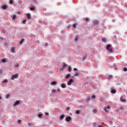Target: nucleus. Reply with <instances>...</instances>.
Returning a JSON list of instances; mask_svg holds the SVG:
<instances>
[{"label": "nucleus", "mask_w": 127, "mask_h": 127, "mask_svg": "<svg viewBox=\"0 0 127 127\" xmlns=\"http://www.w3.org/2000/svg\"><path fill=\"white\" fill-rule=\"evenodd\" d=\"M110 109H111V107L110 106H108L107 108H105L104 111H105V112H108V110H110Z\"/></svg>", "instance_id": "obj_12"}, {"label": "nucleus", "mask_w": 127, "mask_h": 127, "mask_svg": "<svg viewBox=\"0 0 127 127\" xmlns=\"http://www.w3.org/2000/svg\"><path fill=\"white\" fill-rule=\"evenodd\" d=\"M0 103H1V101H0Z\"/></svg>", "instance_id": "obj_53"}, {"label": "nucleus", "mask_w": 127, "mask_h": 127, "mask_svg": "<svg viewBox=\"0 0 127 127\" xmlns=\"http://www.w3.org/2000/svg\"><path fill=\"white\" fill-rule=\"evenodd\" d=\"M38 117L40 119L41 118V117H42V114H38Z\"/></svg>", "instance_id": "obj_30"}, {"label": "nucleus", "mask_w": 127, "mask_h": 127, "mask_svg": "<svg viewBox=\"0 0 127 127\" xmlns=\"http://www.w3.org/2000/svg\"><path fill=\"white\" fill-rule=\"evenodd\" d=\"M95 98H96V95H93L92 96V99H95Z\"/></svg>", "instance_id": "obj_35"}, {"label": "nucleus", "mask_w": 127, "mask_h": 127, "mask_svg": "<svg viewBox=\"0 0 127 127\" xmlns=\"http://www.w3.org/2000/svg\"><path fill=\"white\" fill-rule=\"evenodd\" d=\"M90 97H89V98H88L87 99V102H89V101H90Z\"/></svg>", "instance_id": "obj_39"}, {"label": "nucleus", "mask_w": 127, "mask_h": 127, "mask_svg": "<svg viewBox=\"0 0 127 127\" xmlns=\"http://www.w3.org/2000/svg\"><path fill=\"white\" fill-rule=\"evenodd\" d=\"M77 24H77V23H74V24L72 25L73 27H74V28H76V27H77Z\"/></svg>", "instance_id": "obj_22"}, {"label": "nucleus", "mask_w": 127, "mask_h": 127, "mask_svg": "<svg viewBox=\"0 0 127 127\" xmlns=\"http://www.w3.org/2000/svg\"><path fill=\"white\" fill-rule=\"evenodd\" d=\"M46 45H48V44H47Z\"/></svg>", "instance_id": "obj_52"}, {"label": "nucleus", "mask_w": 127, "mask_h": 127, "mask_svg": "<svg viewBox=\"0 0 127 127\" xmlns=\"http://www.w3.org/2000/svg\"><path fill=\"white\" fill-rule=\"evenodd\" d=\"M9 3H10V4H12V3H13V1H12V0H10L9 1Z\"/></svg>", "instance_id": "obj_31"}, {"label": "nucleus", "mask_w": 127, "mask_h": 127, "mask_svg": "<svg viewBox=\"0 0 127 127\" xmlns=\"http://www.w3.org/2000/svg\"><path fill=\"white\" fill-rule=\"evenodd\" d=\"M15 49H16V48L15 47H13V48H12V49H11V52H12V53H15Z\"/></svg>", "instance_id": "obj_11"}, {"label": "nucleus", "mask_w": 127, "mask_h": 127, "mask_svg": "<svg viewBox=\"0 0 127 127\" xmlns=\"http://www.w3.org/2000/svg\"><path fill=\"white\" fill-rule=\"evenodd\" d=\"M17 13H18V14H20V12L18 11Z\"/></svg>", "instance_id": "obj_49"}, {"label": "nucleus", "mask_w": 127, "mask_h": 127, "mask_svg": "<svg viewBox=\"0 0 127 127\" xmlns=\"http://www.w3.org/2000/svg\"><path fill=\"white\" fill-rule=\"evenodd\" d=\"M0 100H1H1H2V97H1V96L0 95Z\"/></svg>", "instance_id": "obj_45"}, {"label": "nucleus", "mask_w": 127, "mask_h": 127, "mask_svg": "<svg viewBox=\"0 0 127 127\" xmlns=\"http://www.w3.org/2000/svg\"><path fill=\"white\" fill-rule=\"evenodd\" d=\"M26 22V20H23V23H25Z\"/></svg>", "instance_id": "obj_36"}, {"label": "nucleus", "mask_w": 127, "mask_h": 127, "mask_svg": "<svg viewBox=\"0 0 127 127\" xmlns=\"http://www.w3.org/2000/svg\"><path fill=\"white\" fill-rule=\"evenodd\" d=\"M18 66H19V64H17L16 65H15V67H18Z\"/></svg>", "instance_id": "obj_46"}, {"label": "nucleus", "mask_w": 127, "mask_h": 127, "mask_svg": "<svg viewBox=\"0 0 127 127\" xmlns=\"http://www.w3.org/2000/svg\"><path fill=\"white\" fill-rule=\"evenodd\" d=\"M98 127H103V126H102V125H99V126H98Z\"/></svg>", "instance_id": "obj_48"}, {"label": "nucleus", "mask_w": 127, "mask_h": 127, "mask_svg": "<svg viewBox=\"0 0 127 127\" xmlns=\"http://www.w3.org/2000/svg\"><path fill=\"white\" fill-rule=\"evenodd\" d=\"M2 73V69L0 70V74Z\"/></svg>", "instance_id": "obj_40"}, {"label": "nucleus", "mask_w": 127, "mask_h": 127, "mask_svg": "<svg viewBox=\"0 0 127 127\" xmlns=\"http://www.w3.org/2000/svg\"><path fill=\"white\" fill-rule=\"evenodd\" d=\"M28 125L29 127H31V124H30V123H29Z\"/></svg>", "instance_id": "obj_44"}, {"label": "nucleus", "mask_w": 127, "mask_h": 127, "mask_svg": "<svg viewBox=\"0 0 127 127\" xmlns=\"http://www.w3.org/2000/svg\"><path fill=\"white\" fill-rule=\"evenodd\" d=\"M45 115H46V116H49V113L47 112L45 113Z\"/></svg>", "instance_id": "obj_38"}, {"label": "nucleus", "mask_w": 127, "mask_h": 127, "mask_svg": "<svg viewBox=\"0 0 127 127\" xmlns=\"http://www.w3.org/2000/svg\"><path fill=\"white\" fill-rule=\"evenodd\" d=\"M16 17V15L14 14L12 16V19H13V20H14Z\"/></svg>", "instance_id": "obj_21"}, {"label": "nucleus", "mask_w": 127, "mask_h": 127, "mask_svg": "<svg viewBox=\"0 0 127 127\" xmlns=\"http://www.w3.org/2000/svg\"><path fill=\"white\" fill-rule=\"evenodd\" d=\"M11 78L12 80H14V79H17V78H18V74L16 73L15 75H12Z\"/></svg>", "instance_id": "obj_2"}, {"label": "nucleus", "mask_w": 127, "mask_h": 127, "mask_svg": "<svg viewBox=\"0 0 127 127\" xmlns=\"http://www.w3.org/2000/svg\"><path fill=\"white\" fill-rule=\"evenodd\" d=\"M2 9H6V8H7V5H3L2 6Z\"/></svg>", "instance_id": "obj_14"}, {"label": "nucleus", "mask_w": 127, "mask_h": 127, "mask_svg": "<svg viewBox=\"0 0 127 127\" xmlns=\"http://www.w3.org/2000/svg\"><path fill=\"white\" fill-rule=\"evenodd\" d=\"M108 78L109 79H113V75H109Z\"/></svg>", "instance_id": "obj_27"}, {"label": "nucleus", "mask_w": 127, "mask_h": 127, "mask_svg": "<svg viewBox=\"0 0 127 127\" xmlns=\"http://www.w3.org/2000/svg\"><path fill=\"white\" fill-rule=\"evenodd\" d=\"M94 24H98V23H99V20H94L93 21Z\"/></svg>", "instance_id": "obj_9"}, {"label": "nucleus", "mask_w": 127, "mask_h": 127, "mask_svg": "<svg viewBox=\"0 0 127 127\" xmlns=\"http://www.w3.org/2000/svg\"><path fill=\"white\" fill-rule=\"evenodd\" d=\"M18 124H19L20 123H21V120H18Z\"/></svg>", "instance_id": "obj_42"}, {"label": "nucleus", "mask_w": 127, "mask_h": 127, "mask_svg": "<svg viewBox=\"0 0 127 127\" xmlns=\"http://www.w3.org/2000/svg\"><path fill=\"white\" fill-rule=\"evenodd\" d=\"M61 87L64 89L66 88V85H65L64 83H63L61 84Z\"/></svg>", "instance_id": "obj_18"}, {"label": "nucleus", "mask_w": 127, "mask_h": 127, "mask_svg": "<svg viewBox=\"0 0 127 127\" xmlns=\"http://www.w3.org/2000/svg\"><path fill=\"white\" fill-rule=\"evenodd\" d=\"M107 50L110 53H113V49L111 45H108L107 46Z\"/></svg>", "instance_id": "obj_1"}, {"label": "nucleus", "mask_w": 127, "mask_h": 127, "mask_svg": "<svg viewBox=\"0 0 127 127\" xmlns=\"http://www.w3.org/2000/svg\"><path fill=\"white\" fill-rule=\"evenodd\" d=\"M30 10H35L36 9V8L35 7H32L30 8Z\"/></svg>", "instance_id": "obj_20"}, {"label": "nucleus", "mask_w": 127, "mask_h": 127, "mask_svg": "<svg viewBox=\"0 0 127 127\" xmlns=\"http://www.w3.org/2000/svg\"><path fill=\"white\" fill-rule=\"evenodd\" d=\"M9 96H10V94H7L6 95V99H8V98H9Z\"/></svg>", "instance_id": "obj_29"}, {"label": "nucleus", "mask_w": 127, "mask_h": 127, "mask_svg": "<svg viewBox=\"0 0 127 127\" xmlns=\"http://www.w3.org/2000/svg\"><path fill=\"white\" fill-rule=\"evenodd\" d=\"M52 93H53V94H54V93H56V91L55 90V89L52 90Z\"/></svg>", "instance_id": "obj_32"}, {"label": "nucleus", "mask_w": 127, "mask_h": 127, "mask_svg": "<svg viewBox=\"0 0 127 127\" xmlns=\"http://www.w3.org/2000/svg\"><path fill=\"white\" fill-rule=\"evenodd\" d=\"M121 102H122L123 103H125V102H126L127 100H126V99H123V97H121L120 99Z\"/></svg>", "instance_id": "obj_17"}, {"label": "nucleus", "mask_w": 127, "mask_h": 127, "mask_svg": "<svg viewBox=\"0 0 127 127\" xmlns=\"http://www.w3.org/2000/svg\"><path fill=\"white\" fill-rule=\"evenodd\" d=\"M85 20H86L87 21H88V20H89V18H85Z\"/></svg>", "instance_id": "obj_43"}, {"label": "nucleus", "mask_w": 127, "mask_h": 127, "mask_svg": "<svg viewBox=\"0 0 127 127\" xmlns=\"http://www.w3.org/2000/svg\"><path fill=\"white\" fill-rule=\"evenodd\" d=\"M66 122H70L71 121V118L70 117H68L65 119Z\"/></svg>", "instance_id": "obj_7"}, {"label": "nucleus", "mask_w": 127, "mask_h": 127, "mask_svg": "<svg viewBox=\"0 0 127 127\" xmlns=\"http://www.w3.org/2000/svg\"><path fill=\"white\" fill-rule=\"evenodd\" d=\"M8 82V80L7 79H5L3 80L2 83H7Z\"/></svg>", "instance_id": "obj_23"}, {"label": "nucleus", "mask_w": 127, "mask_h": 127, "mask_svg": "<svg viewBox=\"0 0 127 127\" xmlns=\"http://www.w3.org/2000/svg\"><path fill=\"white\" fill-rule=\"evenodd\" d=\"M66 110H67V111H69V108H66Z\"/></svg>", "instance_id": "obj_50"}, {"label": "nucleus", "mask_w": 127, "mask_h": 127, "mask_svg": "<svg viewBox=\"0 0 127 127\" xmlns=\"http://www.w3.org/2000/svg\"><path fill=\"white\" fill-rule=\"evenodd\" d=\"M68 71H69V72H71L72 71V67H71V66H69Z\"/></svg>", "instance_id": "obj_24"}, {"label": "nucleus", "mask_w": 127, "mask_h": 127, "mask_svg": "<svg viewBox=\"0 0 127 127\" xmlns=\"http://www.w3.org/2000/svg\"><path fill=\"white\" fill-rule=\"evenodd\" d=\"M84 58H87V57H84Z\"/></svg>", "instance_id": "obj_51"}, {"label": "nucleus", "mask_w": 127, "mask_h": 127, "mask_svg": "<svg viewBox=\"0 0 127 127\" xmlns=\"http://www.w3.org/2000/svg\"><path fill=\"white\" fill-rule=\"evenodd\" d=\"M74 82V80H73V79H69V80L67 82V85H68V86H71V85H72V83Z\"/></svg>", "instance_id": "obj_3"}, {"label": "nucleus", "mask_w": 127, "mask_h": 127, "mask_svg": "<svg viewBox=\"0 0 127 127\" xmlns=\"http://www.w3.org/2000/svg\"><path fill=\"white\" fill-rule=\"evenodd\" d=\"M74 71H77L78 70V69L74 68H73Z\"/></svg>", "instance_id": "obj_41"}, {"label": "nucleus", "mask_w": 127, "mask_h": 127, "mask_svg": "<svg viewBox=\"0 0 127 127\" xmlns=\"http://www.w3.org/2000/svg\"><path fill=\"white\" fill-rule=\"evenodd\" d=\"M70 76H71V74L68 73L66 75V78L68 79V78H70Z\"/></svg>", "instance_id": "obj_19"}, {"label": "nucleus", "mask_w": 127, "mask_h": 127, "mask_svg": "<svg viewBox=\"0 0 127 127\" xmlns=\"http://www.w3.org/2000/svg\"><path fill=\"white\" fill-rule=\"evenodd\" d=\"M75 40L76 42H77V41H78V38L77 37L75 38Z\"/></svg>", "instance_id": "obj_37"}, {"label": "nucleus", "mask_w": 127, "mask_h": 127, "mask_svg": "<svg viewBox=\"0 0 127 127\" xmlns=\"http://www.w3.org/2000/svg\"><path fill=\"white\" fill-rule=\"evenodd\" d=\"M75 113L76 114V115H79L80 114V110H76L75 111Z\"/></svg>", "instance_id": "obj_25"}, {"label": "nucleus", "mask_w": 127, "mask_h": 127, "mask_svg": "<svg viewBox=\"0 0 127 127\" xmlns=\"http://www.w3.org/2000/svg\"><path fill=\"white\" fill-rule=\"evenodd\" d=\"M97 109H94V110H93V113H95V114L97 113Z\"/></svg>", "instance_id": "obj_34"}, {"label": "nucleus", "mask_w": 127, "mask_h": 127, "mask_svg": "<svg viewBox=\"0 0 127 127\" xmlns=\"http://www.w3.org/2000/svg\"><path fill=\"white\" fill-rule=\"evenodd\" d=\"M2 62L3 63H5L6 62V60L5 59H4L2 60Z\"/></svg>", "instance_id": "obj_28"}, {"label": "nucleus", "mask_w": 127, "mask_h": 127, "mask_svg": "<svg viewBox=\"0 0 127 127\" xmlns=\"http://www.w3.org/2000/svg\"><path fill=\"white\" fill-rule=\"evenodd\" d=\"M59 91H60V88H58V89H57V91H58V92H59Z\"/></svg>", "instance_id": "obj_47"}, {"label": "nucleus", "mask_w": 127, "mask_h": 127, "mask_svg": "<svg viewBox=\"0 0 127 127\" xmlns=\"http://www.w3.org/2000/svg\"><path fill=\"white\" fill-rule=\"evenodd\" d=\"M111 93H112V94H116V93H117V90H116V89H112Z\"/></svg>", "instance_id": "obj_8"}, {"label": "nucleus", "mask_w": 127, "mask_h": 127, "mask_svg": "<svg viewBox=\"0 0 127 127\" xmlns=\"http://www.w3.org/2000/svg\"><path fill=\"white\" fill-rule=\"evenodd\" d=\"M67 64H64L63 66L60 68V70L61 71H63V70H64L65 69V67H66Z\"/></svg>", "instance_id": "obj_5"}, {"label": "nucleus", "mask_w": 127, "mask_h": 127, "mask_svg": "<svg viewBox=\"0 0 127 127\" xmlns=\"http://www.w3.org/2000/svg\"><path fill=\"white\" fill-rule=\"evenodd\" d=\"M28 19H31V15L30 13H28L27 14Z\"/></svg>", "instance_id": "obj_6"}, {"label": "nucleus", "mask_w": 127, "mask_h": 127, "mask_svg": "<svg viewBox=\"0 0 127 127\" xmlns=\"http://www.w3.org/2000/svg\"><path fill=\"white\" fill-rule=\"evenodd\" d=\"M124 71L125 72H127V67H124Z\"/></svg>", "instance_id": "obj_33"}, {"label": "nucleus", "mask_w": 127, "mask_h": 127, "mask_svg": "<svg viewBox=\"0 0 127 127\" xmlns=\"http://www.w3.org/2000/svg\"><path fill=\"white\" fill-rule=\"evenodd\" d=\"M79 75H80V73H79V72H77L74 74L73 76H72V78H74V77H76V76H79Z\"/></svg>", "instance_id": "obj_10"}, {"label": "nucleus", "mask_w": 127, "mask_h": 127, "mask_svg": "<svg viewBox=\"0 0 127 127\" xmlns=\"http://www.w3.org/2000/svg\"><path fill=\"white\" fill-rule=\"evenodd\" d=\"M51 84V85H57V81H53Z\"/></svg>", "instance_id": "obj_15"}, {"label": "nucleus", "mask_w": 127, "mask_h": 127, "mask_svg": "<svg viewBox=\"0 0 127 127\" xmlns=\"http://www.w3.org/2000/svg\"><path fill=\"white\" fill-rule=\"evenodd\" d=\"M102 41H103V42H106L107 41V38H103L102 39Z\"/></svg>", "instance_id": "obj_26"}, {"label": "nucleus", "mask_w": 127, "mask_h": 127, "mask_svg": "<svg viewBox=\"0 0 127 127\" xmlns=\"http://www.w3.org/2000/svg\"><path fill=\"white\" fill-rule=\"evenodd\" d=\"M19 104H20V102L18 100L16 101L13 104V107H16V106H18Z\"/></svg>", "instance_id": "obj_4"}, {"label": "nucleus", "mask_w": 127, "mask_h": 127, "mask_svg": "<svg viewBox=\"0 0 127 127\" xmlns=\"http://www.w3.org/2000/svg\"><path fill=\"white\" fill-rule=\"evenodd\" d=\"M25 40L24 39H22L20 41V44L22 45V44L24 42Z\"/></svg>", "instance_id": "obj_16"}, {"label": "nucleus", "mask_w": 127, "mask_h": 127, "mask_svg": "<svg viewBox=\"0 0 127 127\" xmlns=\"http://www.w3.org/2000/svg\"><path fill=\"white\" fill-rule=\"evenodd\" d=\"M65 118V115H62L61 116H60V120H61V121H62V120H63V119H64Z\"/></svg>", "instance_id": "obj_13"}]
</instances>
